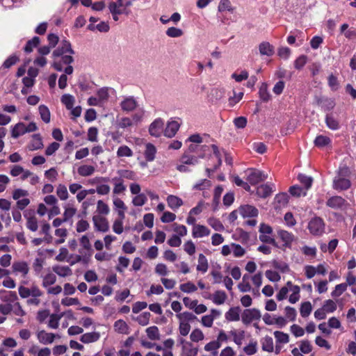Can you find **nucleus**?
Listing matches in <instances>:
<instances>
[{"label":"nucleus","mask_w":356,"mask_h":356,"mask_svg":"<svg viewBox=\"0 0 356 356\" xmlns=\"http://www.w3.org/2000/svg\"><path fill=\"white\" fill-rule=\"evenodd\" d=\"M74 54L75 52L72 49L70 41L63 40L61 42V46L56 49L52 53V56L54 58H61L60 60L54 62V68L58 72L63 71V65H69L73 63L74 58L72 55Z\"/></svg>","instance_id":"f257e3e1"},{"label":"nucleus","mask_w":356,"mask_h":356,"mask_svg":"<svg viewBox=\"0 0 356 356\" xmlns=\"http://www.w3.org/2000/svg\"><path fill=\"white\" fill-rule=\"evenodd\" d=\"M350 174V170L347 166L340 167L333 179L332 188L337 191L349 189L351 187V181L348 178Z\"/></svg>","instance_id":"f03ea898"},{"label":"nucleus","mask_w":356,"mask_h":356,"mask_svg":"<svg viewBox=\"0 0 356 356\" xmlns=\"http://www.w3.org/2000/svg\"><path fill=\"white\" fill-rule=\"evenodd\" d=\"M247 181L250 184L254 186L267 179V176L261 170L255 168H249L245 172Z\"/></svg>","instance_id":"7ed1b4c3"},{"label":"nucleus","mask_w":356,"mask_h":356,"mask_svg":"<svg viewBox=\"0 0 356 356\" xmlns=\"http://www.w3.org/2000/svg\"><path fill=\"white\" fill-rule=\"evenodd\" d=\"M308 229L310 233L315 236H320L324 232L325 223L320 217L312 218L308 224Z\"/></svg>","instance_id":"20e7f679"},{"label":"nucleus","mask_w":356,"mask_h":356,"mask_svg":"<svg viewBox=\"0 0 356 356\" xmlns=\"http://www.w3.org/2000/svg\"><path fill=\"white\" fill-rule=\"evenodd\" d=\"M261 318L260 312L257 309H246L243 311L241 315L242 322L248 325L253 321H259Z\"/></svg>","instance_id":"39448f33"},{"label":"nucleus","mask_w":356,"mask_h":356,"mask_svg":"<svg viewBox=\"0 0 356 356\" xmlns=\"http://www.w3.org/2000/svg\"><path fill=\"white\" fill-rule=\"evenodd\" d=\"M80 245L82 247L79 249V252L84 257H90L92 254V245L90 244L89 238L87 235H83L80 238Z\"/></svg>","instance_id":"423d86ee"},{"label":"nucleus","mask_w":356,"mask_h":356,"mask_svg":"<svg viewBox=\"0 0 356 356\" xmlns=\"http://www.w3.org/2000/svg\"><path fill=\"white\" fill-rule=\"evenodd\" d=\"M346 204V200L341 196L334 195L327 199V207L333 209H341Z\"/></svg>","instance_id":"0eeeda50"},{"label":"nucleus","mask_w":356,"mask_h":356,"mask_svg":"<svg viewBox=\"0 0 356 356\" xmlns=\"http://www.w3.org/2000/svg\"><path fill=\"white\" fill-rule=\"evenodd\" d=\"M238 212L243 218H254L259 214L258 209L252 205L244 204L238 207Z\"/></svg>","instance_id":"6e6552de"},{"label":"nucleus","mask_w":356,"mask_h":356,"mask_svg":"<svg viewBox=\"0 0 356 356\" xmlns=\"http://www.w3.org/2000/svg\"><path fill=\"white\" fill-rule=\"evenodd\" d=\"M92 221L95 229L97 231L102 232H106L109 229L108 220L104 217L100 216H94L92 217Z\"/></svg>","instance_id":"1a4fd4ad"},{"label":"nucleus","mask_w":356,"mask_h":356,"mask_svg":"<svg viewBox=\"0 0 356 356\" xmlns=\"http://www.w3.org/2000/svg\"><path fill=\"white\" fill-rule=\"evenodd\" d=\"M164 122L161 118L156 119L149 126V132L150 135L159 137L163 130Z\"/></svg>","instance_id":"9d476101"},{"label":"nucleus","mask_w":356,"mask_h":356,"mask_svg":"<svg viewBox=\"0 0 356 356\" xmlns=\"http://www.w3.org/2000/svg\"><path fill=\"white\" fill-rule=\"evenodd\" d=\"M180 124L177 121L169 122L164 130V135L168 138H172L179 130Z\"/></svg>","instance_id":"9b49d317"},{"label":"nucleus","mask_w":356,"mask_h":356,"mask_svg":"<svg viewBox=\"0 0 356 356\" xmlns=\"http://www.w3.org/2000/svg\"><path fill=\"white\" fill-rule=\"evenodd\" d=\"M137 105V102L133 97H127L120 103L122 110L127 112L134 111Z\"/></svg>","instance_id":"f8f14e48"},{"label":"nucleus","mask_w":356,"mask_h":356,"mask_svg":"<svg viewBox=\"0 0 356 356\" xmlns=\"http://www.w3.org/2000/svg\"><path fill=\"white\" fill-rule=\"evenodd\" d=\"M56 337V335L53 333H48L44 330L39 331L37 333V338L38 341L42 344L51 343Z\"/></svg>","instance_id":"ddd939ff"},{"label":"nucleus","mask_w":356,"mask_h":356,"mask_svg":"<svg viewBox=\"0 0 356 356\" xmlns=\"http://www.w3.org/2000/svg\"><path fill=\"white\" fill-rule=\"evenodd\" d=\"M209 234L210 230L206 226L201 225L193 226L192 235L194 238H202Z\"/></svg>","instance_id":"4468645a"},{"label":"nucleus","mask_w":356,"mask_h":356,"mask_svg":"<svg viewBox=\"0 0 356 356\" xmlns=\"http://www.w3.org/2000/svg\"><path fill=\"white\" fill-rule=\"evenodd\" d=\"M278 236L284 242L283 246L289 248L293 241V234L286 230L280 229L277 231Z\"/></svg>","instance_id":"2eb2a0df"},{"label":"nucleus","mask_w":356,"mask_h":356,"mask_svg":"<svg viewBox=\"0 0 356 356\" xmlns=\"http://www.w3.org/2000/svg\"><path fill=\"white\" fill-rule=\"evenodd\" d=\"M99 338L100 334L98 332H87L81 337L80 341L84 343H89L98 341Z\"/></svg>","instance_id":"dca6fc26"},{"label":"nucleus","mask_w":356,"mask_h":356,"mask_svg":"<svg viewBox=\"0 0 356 356\" xmlns=\"http://www.w3.org/2000/svg\"><path fill=\"white\" fill-rule=\"evenodd\" d=\"M287 286H289L290 289L293 291L292 294L289 296V300L291 303L294 304L300 299V287L297 285H293L291 281L287 282Z\"/></svg>","instance_id":"f3484780"},{"label":"nucleus","mask_w":356,"mask_h":356,"mask_svg":"<svg viewBox=\"0 0 356 356\" xmlns=\"http://www.w3.org/2000/svg\"><path fill=\"white\" fill-rule=\"evenodd\" d=\"M240 312L239 307H232L225 313V318L229 321H238L240 319Z\"/></svg>","instance_id":"a211bd4d"},{"label":"nucleus","mask_w":356,"mask_h":356,"mask_svg":"<svg viewBox=\"0 0 356 356\" xmlns=\"http://www.w3.org/2000/svg\"><path fill=\"white\" fill-rule=\"evenodd\" d=\"M167 203L168 206L175 211L183 204V201L177 196L170 195L167 197Z\"/></svg>","instance_id":"6ab92c4d"},{"label":"nucleus","mask_w":356,"mask_h":356,"mask_svg":"<svg viewBox=\"0 0 356 356\" xmlns=\"http://www.w3.org/2000/svg\"><path fill=\"white\" fill-rule=\"evenodd\" d=\"M108 9L112 14L113 19L115 21H118L119 19L118 15H129V11L126 9H121L119 8H117L115 3H109L108 5Z\"/></svg>","instance_id":"aec40b11"},{"label":"nucleus","mask_w":356,"mask_h":356,"mask_svg":"<svg viewBox=\"0 0 356 356\" xmlns=\"http://www.w3.org/2000/svg\"><path fill=\"white\" fill-rule=\"evenodd\" d=\"M259 53L261 55L271 56L274 54V47L268 42H263L259 46Z\"/></svg>","instance_id":"412c9836"},{"label":"nucleus","mask_w":356,"mask_h":356,"mask_svg":"<svg viewBox=\"0 0 356 356\" xmlns=\"http://www.w3.org/2000/svg\"><path fill=\"white\" fill-rule=\"evenodd\" d=\"M331 139L323 135H318L316 137L314 144L318 148H323L331 144Z\"/></svg>","instance_id":"4be33fe9"},{"label":"nucleus","mask_w":356,"mask_h":356,"mask_svg":"<svg viewBox=\"0 0 356 356\" xmlns=\"http://www.w3.org/2000/svg\"><path fill=\"white\" fill-rule=\"evenodd\" d=\"M273 189L268 184H261L257 188V195L262 198H266L271 195Z\"/></svg>","instance_id":"5701e85b"},{"label":"nucleus","mask_w":356,"mask_h":356,"mask_svg":"<svg viewBox=\"0 0 356 356\" xmlns=\"http://www.w3.org/2000/svg\"><path fill=\"white\" fill-rule=\"evenodd\" d=\"M196 268L197 271L202 273H205L209 268L208 260L205 255L202 253L198 255V264Z\"/></svg>","instance_id":"b1692460"},{"label":"nucleus","mask_w":356,"mask_h":356,"mask_svg":"<svg viewBox=\"0 0 356 356\" xmlns=\"http://www.w3.org/2000/svg\"><path fill=\"white\" fill-rule=\"evenodd\" d=\"M12 267L14 272L20 273L24 276L27 275L29 270L28 264L24 261L15 262Z\"/></svg>","instance_id":"393cba45"},{"label":"nucleus","mask_w":356,"mask_h":356,"mask_svg":"<svg viewBox=\"0 0 356 356\" xmlns=\"http://www.w3.org/2000/svg\"><path fill=\"white\" fill-rule=\"evenodd\" d=\"M261 348L264 351L271 353L273 351V339L270 336H266L261 339Z\"/></svg>","instance_id":"a878e982"},{"label":"nucleus","mask_w":356,"mask_h":356,"mask_svg":"<svg viewBox=\"0 0 356 356\" xmlns=\"http://www.w3.org/2000/svg\"><path fill=\"white\" fill-rule=\"evenodd\" d=\"M156 152V147L152 143H147L145 150V158L147 161H152L155 158Z\"/></svg>","instance_id":"bb28decb"},{"label":"nucleus","mask_w":356,"mask_h":356,"mask_svg":"<svg viewBox=\"0 0 356 356\" xmlns=\"http://www.w3.org/2000/svg\"><path fill=\"white\" fill-rule=\"evenodd\" d=\"M26 134L25 124L23 122H18L15 125L12 129L11 135L14 138H17L22 135Z\"/></svg>","instance_id":"cd10ccee"},{"label":"nucleus","mask_w":356,"mask_h":356,"mask_svg":"<svg viewBox=\"0 0 356 356\" xmlns=\"http://www.w3.org/2000/svg\"><path fill=\"white\" fill-rule=\"evenodd\" d=\"M227 298V296L225 291L218 290L213 293L212 301L216 305H222L225 302Z\"/></svg>","instance_id":"c85d7f7f"},{"label":"nucleus","mask_w":356,"mask_h":356,"mask_svg":"<svg viewBox=\"0 0 356 356\" xmlns=\"http://www.w3.org/2000/svg\"><path fill=\"white\" fill-rule=\"evenodd\" d=\"M40 42V39L38 36H34L31 40L27 41L24 47L26 53H31L34 47H37Z\"/></svg>","instance_id":"c756f323"},{"label":"nucleus","mask_w":356,"mask_h":356,"mask_svg":"<svg viewBox=\"0 0 356 356\" xmlns=\"http://www.w3.org/2000/svg\"><path fill=\"white\" fill-rule=\"evenodd\" d=\"M43 147L42 137L39 134L33 135V140L30 145L31 150H38Z\"/></svg>","instance_id":"7c9ffc66"},{"label":"nucleus","mask_w":356,"mask_h":356,"mask_svg":"<svg viewBox=\"0 0 356 356\" xmlns=\"http://www.w3.org/2000/svg\"><path fill=\"white\" fill-rule=\"evenodd\" d=\"M271 264L274 268L280 270L282 273H288L290 270L289 265L284 261L273 259L271 261Z\"/></svg>","instance_id":"2f4dec72"},{"label":"nucleus","mask_w":356,"mask_h":356,"mask_svg":"<svg viewBox=\"0 0 356 356\" xmlns=\"http://www.w3.org/2000/svg\"><path fill=\"white\" fill-rule=\"evenodd\" d=\"M117 173L119 175L118 178H121L122 180L123 179H129V180H136V174L135 172L130 170H118Z\"/></svg>","instance_id":"473e14b6"},{"label":"nucleus","mask_w":356,"mask_h":356,"mask_svg":"<svg viewBox=\"0 0 356 356\" xmlns=\"http://www.w3.org/2000/svg\"><path fill=\"white\" fill-rule=\"evenodd\" d=\"M38 110L42 121L45 123H49L51 119V114L48 107L45 105H40Z\"/></svg>","instance_id":"72a5a7b5"},{"label":"nucleus","mask_w":356,"mask_h":356,"mask_svg":"<svg viewBox=\"0 0 356 356\" xmlns=\"http://www.w3.org/2000/svg\"><path fill=\"white\" fill-rule=\"evenodd\" d=\"M235 8L232 6L229 0H220L218 6V10L220 13L224 11H229L232 13H234Z\"/></svg>","instance_id":"f704fd0d"},{"label":"nucleus","mask_w":356,"mask_h":356,"mask_svg":"<svg viewBox=\"0 0 356 356\" xmlns=\"http://www.w3.org/2000/svg\"><path fill=\"white\" fill-rule=\"evenodd\" d=\"M113 181H115L113 193L120 194L126 190V186L123 184V180L121 178L114 177Z\"/></svg>","instance_id":"c9c22d12"},{"label":"nucleus","mask_w":356,"mask_h":356,"mask_svg":"<svg viewBox=\"0 0 356 356\" xmlns=\"http://www.w3.org/2000/svg\"><path fill=\"white\" fill-rule=\"evenodd\" d=\"M60 101L67 110L73 108L74 104V97L70 94H65L61 97Z\"/></svg>","instance_id":"e433bc0d"},{"label":"nucleus","mask_w":356,"mask_h":356,"mask_svg":"<svg viewBox=\"0 0 356 356\" xmlns=\"http://www.w3.org/2000/svg\"><path fill=\"white\" fill-rule=\"evenodd\" d=\"M95 167L89 165H83L79 167L78 173L83 177H88L92 175L95 172Z\"/></svg>","instance_id":"4c0bfd02"},{"label":"nucleus","mask_w":356,"mask_h":356,"mask_svg":"<svg viewBox=\"0 0 356 356\" xmlns=\"http://www.w3.org/2000/svg\"><path fill=\"white\" fill-rule=\"evenodd\" d=\"M298 179L305 186L304 189L306 191L312 187L313 179L311 177L300 174L298 177Z\"/></svg>","instance_id":"58836bf2"},{"label":"nucleus","mask_w":356,"mask_h":356,"mask_svg":"<svg viewBox=\"0 0 356 356\" xmlns=\"http://www.w3.org/2000/svg\"><path fill=\"white\" fill-rule=\"evenodd\" d=\"M56 282V276L54 274L49 273L43 277L42 286L44 288H47L55 284Z\"/></svg>","instance_id":"ea45409f"},{"label":"nucleus","mask_w":356,"mask_h":356,"mask_svg":"<svg viewBox=\"0 0 356 356\" xmlns=\"http://www.w3.org/2000/svg\"><path fill=\"white\" fill-rule=\"evenodd\" d=\"M312 310V306L310 302L307 301L301 304L300 308V315L302 318H306L309 316Z\"/></svg>","instance_id":"a19ab883"},{"label":"nucleus","mask_w":356,"mask_h":356,"mask_svg":"<svg viewBox=\"0 0 356 356\" xmlns=\"http://www.w3.org/2000/svg\"><path fill=\"white\" fill-rule=\"evenodd\" d=\"M146 333L149 339L151 340H159L160 334L159 328L156 326H151L146 329Z\"/></svg>","instance_id":"79ce46f5"},{"label":"nucleus","mask_w":356,"mask_h":356,"mask_svg":"<svg viewBox=\"0 0 356 356\" xmlns=\"http://www.w3.org/2000/svg\"><path fill=\"white\" fill-rule=\"evenodd\" d=\"M325 123L327 127L332 130L339 129V123L333 116L327 115L325 117Z\"/></svg>","instance_id":"37998d69"},{"label":"nucleus","mask_w":356,"mask_h":356,"mask_svg":"<svg viewBox=\"0 0 356 356\" xmlns=\"http://www.w3.org/2000/svg\"><path fill=\"white\" fill-rule=\"evenodd\" d=\"M54 271L60 277H67L72 275V270L69 266H55Z\"/></svg>","instance_id":"c03bdc74"},{"label":"nucleus","mask_w":356,"mask_h":356,"mask_svg":"<svg viewBox=\"0 0 356 356\" xmlns=\"http://www.w3.org/2000/svg\"><path fill=\"white\" fill-rule=\"evenodd\" d=\"M181 161L184 164L195 165L197 163L198 159L196 156L190 155L188 152H185L181 158Z\"/></svg>","instance_id":"a18cd8bd"},{"label":"nucleus","mask_w":356,"mask_h":356,"mask_svg":"<svg viewBox=\"0 0 356 356\" xmlns=\"http://www.w3.org/2000/svg\"><path fill=\"white\" fill-rule=\"evenodd\" d=\"M113 204L116 208L119 209L118 211V216L120 218H124V210L127 209L124 202L120 198H116L113 200Z\"/></svg>","instance_id":"49530a36"},{"label":"nucleus","mask_w":356,"mask_h":356,"mask_svg":"<svg viewBox=\"0 0 356 356\" xmlns=\"http://www.w3.org/2000/svg\"><path fill=\"white\" fill-rule=\"evenodd\" d=\"M211 186V182L210 180L204 179L199 181L197 183H196L193 186V190H198V191H204L209 188H210Z\"/></svg>","instance_id":"de8ad7c7"},{"label":"nucleus","mask_w":356,"mask_h":356,"mask_svg":"<svg viewBox=\"0 0 356 356\" xmlns=\"http://www.w3.org/2000/svg\"><path fill=\"white\" fill-rule=\"evenodd\" d=\"M289 193L294 197L305 196L307 191L302 187L295 185L289 188Z\"/></svg>","instance_id":"09e8293b"},{"label":"nucleus","mask_w":356,"mask_h":356,"mask_svg":"<svg viewBox=\"0 0 356 356\" xmlns=\"http://www.w3.org/2000/svg\"><path fill=\"white\" fill-rule=\"evenodd\" d=\"M117 156L118 157H130L133 156V152L127 145H122L117 151Z\"/></svg>","instance_id":"8fccbe9b"},{"label":"nucleus","mask_w":356,"mask_h":356,"mask_svg":"<svg viewBox=\"0 0 356 356\" xmlns=\"http://www.w3.org/2000/svg\"><path fill=\"white\" fill-rule=\"evenodd\" d=\"M274 336L277 343H287L289 341L288 334L280 331L274 332Z\"/></svg>","instance_id":"3c124183"},{"label":"nucleus","mask_w":356,"mask_h":356,"mask_svg":"<svg viewBox=\"0 0 356 356\" xmlns=\"http://www.w3.org/2000/svg\"><path fill=\"white\" fill-rule=\"evenodd\" d=\"M56 194L61 200H66L69 196L67 187L63 184H59L58 186Z\"/></svg>","instance_id":"603ef678"},{"label":"nucleus","mask_w":356,"mask_h":356,"mask_svg":"<svg viewBox=\"0 0 356 356\" xmlns=\"http://www.w3.org/2000/svg\"><path fill=\"white\" fill-rule=\"evenodd\" d=\"M289 197L287 193H282L275 195V200L280 204V207H284L289 202Z\"/></svg>","instance_id":"864d4df0"},{"label":"nucleus","mask_w":356,"mask_h":356,"mask_svg":"<svg viewBox=\"0 0 356 356\" xmlns=\"http://www.w3.org/2000/svg\"><path fill=\"white\" fill-rule=\"evenodd\" d=\"M208 224L216 231H223L224 226L222 222L215 218H209L207 220Z\"/></svg>","instance_id":"5fc2aeb1"},{"label":"nucleus","mask_w":356,"mask_h":356,"mask_svg":"<svg viewBox=\"0 0 356 356\" xmlns=\"http://www.w3.org/2000/svg\"><path fill=\"white\" fill-rule=\"evenodd\" d=\"M243 351L248 355H252L257 351V342L256 341H251L250 343L243 348Z\"/></svg>","instance_id":"6e6d98bb"},{"label":"nucleus","mask_w":356,"mask_h":356,"mask_svg":"<svg viewBox=\"0 0 356 356\" xmlns=\"http://www.w3.org/2000/svg\"><path fill=\"white\" fill-rule=\"evenodd\" d=\"M114 327L118 332L124 334L127 333L128 325L123 320H118L114 323Z\"/></svg>","instance_id":"4d7b16f0"},{"label":"nucleus","mask_w":356,"mask_h":356,"mask_svg":"<svg viewBox=\"0 0 356 356\" xmlns=\"http://www.w3.org/2000/svg\"><path fill=\"white\" fill-rule=\"evenodd\" d=\"M147 201V198L145 194L140 193L135 196L132 200V203L134 206L141 207L144 205Z\"/></svg>","instance_id":"13d9d810"},{"label":"nucleus","mask_w":356,"mask_h":356,"mask_svg":"<svg viewBox=\"0 0 356 356\" xmlns=\"http://www.w3.org/2000/svg\"><path fill=\"white\" fill-rule=\"evenodd\" d=\"M230 334L233 337V340L236 344L241 346L245 337V332L241 331L238 334L235 330H232Z\"/></svg>","instance_id":"bf43d9fd"},{"label":"nucleus","mask_w":356,"mask_h":356,"mask_svg":"<svg viewBox=\"0 0 356 356\" xmlns=\"http://www.w3.org/2000/svg\"><path fill=\"white\" fill-rule=\"evenodd\" d=\"M322 308L327 313H332L337 309V304L332 300H327L324 302Z\"/></svg>","instance_id":"052dcab7"},{"label":"nucleus","mask_w":356,"mask_h":356,"mask_svg":"<svg viewBox=\"0 0 356 356\" xmlns=\"http://www.w3.org/2000/svg\"><path fill=\"white\" fill-rule=\"evenodd\" d=\"M55 235L60 237V238L56 241V243H63L65 242V238L67 235V230L65 228H58L55 230Z\"/></svg>","instance_id":"680f3d73"},{"label":"nucleus","mask_w":356,"mask_h":356,"mask_svg":"<svg viewBox=\"0 0 356 356\" xmlns=\"http://www.w3.org/2000/svg\"><path fill=\"white\" fill-rule=\"evenodd\" d=\"M184 34L181 29L176 27H170L166 31V35L170 38L181 37Z\"/></svg>","instance_id":"e2e57ef3"},{"label":"nucleus","mask_w":356,"mask_h":356,"mask_svg":"<svg viewBox=\"0 0 356 356\" xmlns=\"http://www.w3.org/2000/svg\"><path fill=\"white\" fill-rule=\"evenodd\" d=\"M347 289V284L346 283H341L339 284H337L335 286L334 290L332 292L331 295L332 297H339L340 296L344 291H346Z\"/></svg>","instance_id":"0e129e2a"},{"label":"nucleus","mask_w":356,"mask_h":356,"mask_svg":"<svg viewBox=\"0 0 356 356\" xmlns=\"http://www.w3.org/2000/svg\"><path fill=\"white\" fill-rule=\"evenodd\" d=\"M265 275L268 280L273 282H277L281 279V277L277 272L271 270H267L265 273Z\"/></svg>","instance_id":"69168bd1"},{"label":"nucleus","mask_w":356,"mask_h":356,"mask_svg":"<svg viewBox=\"0 0 356 356\" xmlns=\"http://www.w3.org/2000/svg\"><path fill=\"white\" fill-rule=\"evenodd\" d=\"M259 94L262 101L268 102L270 99V95L268 92L267 85L266 83L261 85L259 90Z\"/></svg>","instance_id":"338daca9"},{"label":"nucleus","mask_w":356,"mask_h":356,"mask_svg":"<svg viewBox=\"0 0 356 356\" xmlns=\"http://www.w3.org/2000/svg\"><path fill=\"white\" fill-rule=\"evenodd\" d=\"M97 211L99 214L107 215L108 214L110 209L108 206L102 200H98L97 205Z\"/></svg>","instance_id":"774afa93"}]
</instances>
